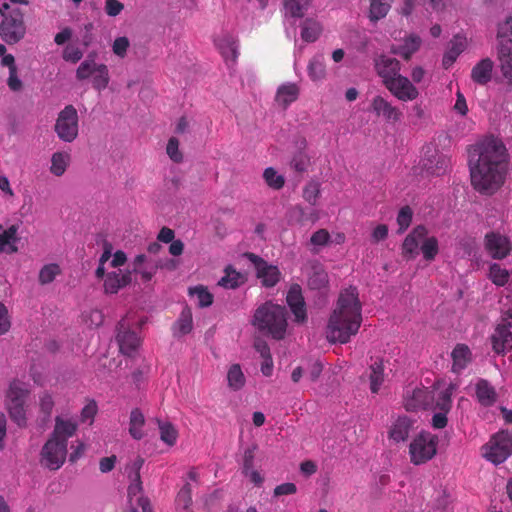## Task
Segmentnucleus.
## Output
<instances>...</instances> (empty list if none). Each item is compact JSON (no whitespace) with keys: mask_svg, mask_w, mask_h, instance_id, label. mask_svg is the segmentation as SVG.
Masks as SVG:
<instances>
[{"mask_svg":"<svg viewBox=\"0 0 512 512\" xmlns=\"http://www.w3.org/2000/svg\"><path fill=\"white\" fill-rule=\"evenodd\" d=\"M508 154L503 142L494 136L485 138L469 150V168L473 187L492 195L504 183Z\"/></svg>","mask_w":512,"mask_h":512,"instance_id":"obj_1","label":"nucleus"},{"mask_svg":"<svg viewBox=\"0 0 512 512\" xmlns=\"http://www.w3.org/2000/svg\"><path fill=\"white\" fill-rule=\"evenodd\" d=\"M361 303L357 289L349 287L340 294L337 307L330 315L327 325V340L330 343H347L351 335H355L361 325Z\"/></svg>","mask_w":512,"mask_h":512,"instance_id":"obj_2","label":"nucleus"},{"mask_svg":"<svg viewBox=\"0 0 512 512\" xmlns=\"http://www.w3.org/2000/svg\"><path fill=\"white\" fill-rule=\"evenodd\" d=\"M286 316L285 307L266 302L255 310L252 324L260 332L271 335L276 340H281L286 333Z\"/></svg>","mask_w":512,"mask_h":512,"instance_id":"obj_3","label":"nucleus"},{"mask_svg":"<svg viewBox=\"0 0 512 512\" xmlns=\"http://www.w3.org/2000/svg\"><path fill=\"white\" fill-rule=\"evenodd\" d=\"M497 59L502 76L512 85V17L498 25Z\"/></svg>","mask_w":512,"mask_h":512,"instance_id":"obj_4","label":"nucleus"},{"mask_svg":"<svg viewBox=\"0 0 512 512\" xmlns=\"http://www.w3.org/2000/svg\"><path fill=\"white\" fill-rule=\"evenodd\" d=\"M29 390L20 381H13L6 395V408L10 418L20 427L26 425L25 404Z\"/></svg>","mask_w":512,"mask_h":512,"instance_id":"obj_5","label":"nucleus"},{"mask_svg":"<svg viewBox=\"0 0 512 512\" xmlns=\"http://www.w3.org/2000/svg\"><path fill=\"white\" fill-rule=\"evenodd\" d=\"M438 437L430 432L421 431L410 443L411 462L421 465L431 460L437 453Z\"/></svg>","mask_w":512,"mask_h":512,"instance_id":"obj_6","label":"nucleus"},{"mask_svg":"<svg viewBox=\"0 0 512 512\" xmlns=\"http://www.w3.org/2000/svg\"><path fill=\"white\" fill-rule=\"evenodd\" d=\"M25 34L24 14L20 8H14L0 23V37L8 45H14L20 42Z\"/></svg>","mask_w":512,"mask_h":512,"instance_id":"obj_7","label":"nucleus"},{"mask_svg":"<svg viewBox=\"0 0 512 512\" xmlns=\"http://www.w3.org/2000/svg\"><path fill=\"white\" fill-rule=\"evenodd\" d=\"M54 130L60 140L71 143L78 136V113L73 105H67L56 119Z\"/></svg>","mask_w":512,"mask_h":512,"instance_id":"obj_8","label":"nucleus"},{"mask_svg":"<svg viewBox=\"0 0 512 512\" xmlns=\"http://www.w3.org/2000/svg\"><path fill=\"white\" fill-rule=\"evenodd\" d=\"M66 456L67 440L50 435L41 450L42 464L50 470H57L64 464Z\"/></svg>","mask_w":512,"mask_h":512,"instance_id":"obj_9","label":"nucleus"},{"mask_svg":"<svg viewBox=\"0 0 512 512\" xmlns=\"http://www.w3.org/2000/svg\"><path fill=\"white\" fill-rule=\"evenodd\" d=\"M484 457L493 464L503 463L512 452V436L507 431L494 435L483 447Z\"/></svg>","mask_w":512,"mask_h":512,"instance_id":"obj_10","label":"nucleus"},{"mask_svg":"<svg viewBox=\"0 0 512 512\" xmlns=\"http://www.w3.org/2000/svg\"><path fill=\"white\" fill-rule=\"evenodd\" d=\"M449 165V159L437 151H428L421 160L419 166L414 167L415 174L422 176H440L446 172Z\"/></svg>","mask_w":512,"mask_h":512,"instance_id":"obj_11","label":"nucleus"},{"mask_svg":"<svg viewBox=\"0 0 512 512\" xmlns=\"http://www.w3.org/2000/svg\"><path fill=\"white\" fill-rule=\"evenodd\" d=\"M255 266L256 274L265 287H274L280 280V271L277 266L268 264L263 258L251 252L243 254Z\"/></svg>","mask_w":512,"mask_h":512,"instance_id":"obj_12","label":"nucleus"},{"mask_svg":"<svg viewBox=\"0 0 512 512\" xmlns=\"http://www.w3.org/2000/svg\"><path fill=\"white\" fill-rule=\"evenodd\" d=\"M117 336L120 352L123 355L131 357L140 345V338L137 333L130 330L125 318H122L117 324Z\"/></svg>","mask_w":512,"mask_h":512,"instance_id":"obj_13","label":"nucleus"},{"mask_svg":"<svg viewBox=\"0 0 512 512\" xmlns=\"http://www.w3.org/2000/svg\"><path fill=\"white\" fill-rule=\"evenodd\" d=\"M384 85L395 97L402 101L414 100L419 94L411 81L402 75L384 81Z\"/></svg>","mask_w":512,"mask_h":512,"instance_id":"obj_14","label":"nucleus"},{"mask_svg":"<svg viewBox=\"0 0 512 512\" xmlns=\"http://www.w3.org/2000/svg\"><path fill=\"white\" fill-rule=\"evenodd\" d=\"M485 248L492 258L503 259L509 254L511 243L506 236L489 232L485 235Z\"/></svg>","mask_w":512,"mask_h":512,"instance_id":"obj_15","label":"nucleus"},{"mask_svg":"<svg viewBox=\"0 0 512 512\" xmlns=\"http://www.w3.org/2000/svg\"><path fill=\"white\" fill-rule=\"evenodd\" d=\"M427 233L425 226L418 225L406 236L402 244V256L406 260H412L419 254V243Z\"/></svg>","mask_w":512,"mask_h":512,"instance_id":"obj_16","label":"nucleus"},{"mask_svg":"<svg viewBox=\"0 0 512 512\" xmlns=\"http://www.w3.org/2000/svg\"><path fill=\"white\" fill-rule=\"evenodd\" d=\"M287 304L295 316V321L303 323L307 319L306 304L302 295V289L298 284H292L287 293Z\"/></svg>","mask_w":512,"mask_h":512,"instance_id":"obj_17","label":"nucleus"},{"mask_svg":"<svg viewBox=\"0 0 512 512\" xmlns=\"http://www.w3.org/2000/svg\"><path fill=\"white\" fill-rule=\"evenodd\" d=\"M295 152L290 160V167L297 173H304L310 166V157L306 153L307 140L303 136H297L294 140Z\"/></svg>","mask_w":512,"mask_h":512,"instance_id":"obj_18","label":"nucleus"},{"mask_svg":"<svg viewBox=\"0 0 512 512\" xmlns=\"http://www.w3.org/2000/svg\"><path fill=\"white\" fill-rule=\"evenodd\" d=\"M375 68L378 75L384 82L400 75L399 71L401 69V64L396 58H389L385 55H381L375 60Z\"/></svg>","mask_w":512,"mask_h":512,"instance_id":"obj_19","label":"nucleus"},{"mask_svg":"<svg viewBox=\"0 0 512 512\" xmlns=\"http://www.w3.org/2000/svg\"><path fill=\"white\" fill-rule=\"evenodd\" d=\"M131 275L132 271L130 270L126 271L125 273H122L121 270L108 273L104 281L105 293H117L121 288L131 283Z\"/></svg>","mask_w":512,"mask_h":512,"instance_id":"obj_20","label":"nucleus"},{"mask_svg":"<svg viewBox=\"0 0 512 512\" xmlns=\"http://www.w3.org/2000/svg\"><path fill=\"white\" fill-rule=\"evenodd\" d=\"M372 110L377 116H383L388 122H397L400 120L402 113L398 108L392 106L387 100L381 96H376L372 101Z\"/></svg>","mask_w":512,"mask_h":512,"instance_id":"obj_21","label":"nucleus"},{"mask_svg":"<svg viewBox=\"0 0 512 512\" xmlns=\"http://www.w3.org/2000/svg\"><path fill=\"white\" fill-rule=\"evenodd\" d=\"M434 400L432 391L416 388L413 390L412 396L406 400L405 408L408 411H416L418 409L428 408Z\"/></svg>","mask_w":512,"mask_h":512,"instance_id":"obj_22","label":"nucleus"},{"mask_svg":"<svg viewBox=\"0 0 512 512\" xmlns=\"http://www.w3.org/2000/svg\"><path fill=\"white\" fill-rule=\"evenodd\" d=\"M215 42L221 55L226 61L231 60L233 63L236 62L238 57V46L237 39L233 35L224 33L219 36Z\"/></svg>","mask_w":512,"mask_h":512,"instance_id":"obj_23","label":"nucleus"},{"mask_svg":"<svg viewBox=\"0 0 512 512\" xmlns=\"http://www.w3.org/2000/svg\"><path fill=\"white\" fill-rule=\"evenodd\" d=\"M19 225H11L8 229L0 233V252L14 254L18 252L16 243L20 241L18 236Z\"/></svg>","mask_w":512,"mask_h":512,"instance_id":"obj_24","label":"nucleus"},{"mask_svg":"<svg viewBox=\"0 0 512 512\" xmlns=\"http://www.w3.org/2000/svg\"><path fill=\"white\" fill-rule=\"evenodd\" d=\"M494 62L490 58L479 61L471 71V79L480 85L487 84L492 79Z\"/></svg>","mask_w":512,"mask_h":512,"instance_id":"obj_25","label":"nucleus"},{"mask_svg":"<svg viewBox=\"0 0 512 512\" xmlns=\"http://www.w3.org/2000/svg\"><path fill=\"white\" fill-rule=\"evenodd\" d=\"M422 40L418 35L411 34L405 38L404 43L399 46L393 45L391 47V53L399 55L405 60H409L411 56L417 52L421 46Z\"/></svg>","mask_w":512,"mask_h":512,"instance_id":"obj_26","label":"nucleus"},{"mask_svg":"<svg viewBox=\"0 0 512 512\" xmlns=\"http://www.w3.org/2000/svg\"><path fill=\"white\" fill-rule=\"evenodd\" d=\"M328 274L319 262H314L311 265V271L308 277V286L311 290L321 291L328 286Z\"/></svg>","mask_w":512,"mask_h":512,"instance_id":"obj_27","label":"nucleus"},{"mask_svg":"<svg viewBox=\"0 0 512 512\" xmlns=\"http://www.w3.org/2000/svg\"><path fill=\"white\" fill-rule=\"evenodd\" d=\"M413 421L407 416H400L389 430V437L396 442L407 440Z\"/></svg>","mask_w":512,"mask_h":512,"instance_id":"obj_28","label":"nucleus"},{"mask_svg":"<svg viewBox=\"0 0 512 512\" xmlns=\"http://www.w3.org/2000/svg\"><path fill=\"white\" fill-rule=\"evenodd\" d=\"M298 95V86L295 83H286L278 87L276 101L286 109L290 103L297 99Z\"/></svg>","mask_w":512,"mask_h":512,"instance_id":"obj_29","label":"nucleus"},{"mask_svg":"<svg viewBox=\"0 0 512 512\" xmlns=\"http://www.w3.org/2000/svg\"><path fill=\"white\" fill-rule=\"evenodd\" d=\"M478 401L484 406H491L496 402L497 394L493 386L487 380L481 379L476 384Z\"/></svg>","mask_w":512,"mask_h":512,"instance_id":"obj_30","label":"nucleus"},{"mask_svg":"<svg viewBox=\"0 0 512 512\" xmlns=\"http://www.w3.org/2000/svg\"><path fill=\"white\" fill-rule=\"evenodd\" d=\"M224 272L225 276L218 281V285L223 288L236 289L245 282V277L237 272L232 265H228Z\"/></svg>","mask_w":512,"mask_h":512,"instance_id":"obj_31","label":"nucleus"},{"mask_svg":"<svg viewBox=\"0 0 512 512\" xmlns=\"http://www.w3.org/2000/svg\"><path fill=\"white\" fill-rule=\"evenodd\" d=\"M454 372H458L464 369L468 362L471 360V352L468 346L464 344H457L453 349L452 354Z\"/></svg>","mask_w":512,"mask_h":512,"instance_id":"obj_32","label":"nucleus"},{"mask_svg":"<svg viewBox=\"0 0 512 512\" xmlns=\"http://www.w3.org/2000/svg\"><path fill=\"white\" fill-rule=\"evenodd\" d=\"M450 44H451V47L444 54L443 59H442V65L446 69L448 67H450L456 61L457 57L460 55V53L465 48L464 42L459 35L455 36L451 40Z\"/></svg>","mask_w":512,"mask_h":512,"instance_id":"obj_33","label":"nucleus"},{"mask_svg":"<svg viewBox=\"0 0 512 512\" xmlns=\"http://www.w3.org/2000/svg\"><path fill=\"white\" fill-rule=\"evenodd\" d=\"M155 421L160 431V439L168 446H174L178 437L175 426L171 422L162 421L159 418H156Z\"/></svg>","mask_w":512,"mask_h":512,"instance_id":"obj_34","label":"nucleus"},{"mask_svg":"<svg viewBox=\"0 0 512 512\" xmlns=\"http://www.w3.org/2000/svg\"><path fill=\"white\" fill-rule=\"evenodd\" d=\"M322 32V26L312 18H307L302 23L301 38L305 42H315Z\"/></svg>","mask_w":512,"mask_h":512,"instance_id":"obj_35","label":"nucleus"},{"mask_svg":"<svg viewBox=\"0 0 512 512\" xmlns=\"http://www.w3.org/2000/svg\"><path fill=\"white\" fill-rule=\"evenodd\" d=\"M312 0H285L286 15L302 18L311 6Z\"/></svg>","mask_w":512,"mask_h":512,"instance_id":"obj_36","label":"nucleus"},{"mask_svg":"<svg viewBox=\"0 0 512 512\" xmlns=\"http://www.w3.org/2000/svg\"><path fill=\"white\" fill-rule=\"evenodd\" d=\"M145 424V417L142 411L139 408H134L130 413L129 419V434L135 440H140L143 438V433L141 431V427Z\"/></svg>","mask_w":512,"mask_h":512,"instance_id":"obj_37","label":"nucleus"},{"mask_svg":"<svg viewBox=\"0 0 512 512\" xmlns=\"http://www.w3.org/2000/svg\"><path fill=\"white\" fill-rule=\"evenodd\" d=\"M77 430V425L69 420H63L60 416L55 419V427L52 432V436L66 440L71 437Z\"/></svg>","mask_w":512,"mask_h":512,"instance_id":"obj_38","label":"nucleus"},{"mask_svg":"<svg viewBox=\"0 0 512 512\" xmlns=\"http://www.w3.org/2000/svg\"><path fill=\"white\" fill-rule=\"evenodd\" d=\"M370 390L372 393H377L381 384L384 381V365L383 360L378 359L370 365Z\"/></svg>","mask_w":512,"mask_h":512,"instance_id":"obj_39","label":"nucleus"},{"mask_svg":"<svg viewBox=\"0 0 512 512\" xmlns=\"http://www.w3.org/2000/svg\"><path fill=\"white\" fill-rule=\"evenodd\" d=\"M227 380L229 388L234 391H238L244 387L246 378L239 364H233L230 366L227 373Z\"/></svg>","mask_w":512,"mask_h":512,"instance_id":"obj_40","label":"nucleus"},{"mask_svg":"<svg viewBox=\"0 0 512 512\" xmlns=\"http://www.w3.org/2000/svg\"><path fill=\"white\" fill-rule=\"evenodd\" d=\"M512 340V332L506 328H496L495 334L492 336L493 349L496 353H503L506 345Z\"/></svg>","mask_w":512,"mask_h":512,"instance_id":"obj_41","label":"nucleus"},{"mask_svg":"<svg viewBox=\"0 0 512 512\" xmlns=\"http://www.w3.org/2000/svg\"><path fill=\"white\" fill-rule=\"evenodd\" d=\"M392 0H371L369 18L372 22L384 18L391 8Z\"/></svg>","mask_w":512,"mask_h":512,"instance_id":"obj_42","label":"nucleus"},{"mask_svg":"<svg viewBox=\"0 0 512 512\" xmlns=\"http://www.w3.org/2000/svg\"><path fill=\"white\" fill-rule=\"evenodd\" d=\"M93 75L92 84L94 89L102 91L108 86L110 76L108 67L105 64H99Z\"/></svg>","mask_w":512,"mask_h":512,"instance_id":"obj_43","label":"nucleus"},{"mask_svg":"<svg viewBox=\"0 0 512 512\" xmlns=\"http://www.w3.org/2000/svg\"><path fill=\"white\" fill-rule=\"evenodd\" d=\"M323 58V55H315L309 62L308 73L314 81L323 79L326 75Z\"/></svg>","mask_w":512,"mask_h":512,"instance_id":"obj_44","label":"nucleus"},{"mask_svg":"<svg viewBox=\"0 0 512 512\" xmlns=\"http://www.w3.org/2000/svg\"><path fill=\"white\" fill-rule=\"evenodd\" d=\"M69 155L56 152L52 155L50 171L55 176H61L64 174L68 165Z\"/></svg>","mask_w":512,"mask_h":512,"instance_id":"obj_45","label":"nucleus"},{"mask_svg":"<svg viewBox=\"0 0 512 512\" xmlns=\"http://www.w3.org/2000/svg\"><path fill=\"white\" fill-rule=\"evenodd\" d=\"M263 177L267 185L275 190H279L284 186V177L277 173L273 167L264 170Z\"/></svg>","mask_w":512,"mask_h":512,"instance_id":"obj_46","label":"nucleus"},{"mask_svg":"<svg viewBox=\"0 0 512 512\" xmlns=\"http://www.w3.org/2000/svg\"><path fill=\"white\" fill-rule=\"evenodd\" d=\"M320 183L315 180H311L306 184L303 189V198L312 206L317 204V200L320 196Z\"/></svg>","mask_w":512,"mask_h":512,"instance_id":"obj_47","label":"nucleus"},{"mask_svg":"<svg viewBox=\"0 0 512 512\" xmlns=\"http://www.w3.org/2000/svg\"><path fill=\"white\" fill-rule=\"evenodd\" d=\"M189 293L197 295L199 306L202 308L209 307L213 303V295L202 285L189 288Z\"/></svg>","mask_w":512,"mask_h":512,"instance_id":"obj_48","label":"nucleus"},{"mask_svg":"<svg viewBox=\"0 0 512 512\" xmlns=\"http://www.w3.org/2000/svg\"><path fill=\"white\" fill-rule=\"evenodd\" d=\"M176 327L178 329L179 335H185L191 332L192 330V313L191 310L186 307L181 312V315L176 322Z\"/></svg>","mask_w":512,"mask_h":512,"instance_id":"obj_49","label":"nucleus"},{"mask_svg":"<svg viewBox=\"0 0 512 512\" xmlns=\"http://www.w3.org/2000/svg\"><path fill=\"white\" fill-rule=\"evenodd\" d=\"M60 273L58 264H48L41 268L39 272V282L46 285L54 281L55 277Z\"/></svg>","mask_w":512,"mask_h":512,"instance_id":"obj_50","label":"nucleus"},{"mask_svg":"<svg viewBox=\"0 0 512 512\" xmlns=\"http://www.w3.org/2000/svg\"><path fill=\"white\" fill-rule=\"evenodd\" d=\"M421 251L426 260H433L438 253V241L435 237L424 238Z\"/></svg>","mask_w":512,"mask_h":512,"instance_id":"obj_51","label":"nucleus"},{"mask_svg":"<svg viewBox=\"0 0 512 512\" xmlns=\"http://www.w3.org/2000/svg\"><path fill=\"white\" fill-rule=\"evenodd\" d=\"M413 212L409 206H404L400 209L397 216V223L399 228L397 230L398 234L404 233V231L409 227L412 221Z\"/></svg>","mask_w":512,"mask_h":512,"instance_id":"obj_52","label":"nucleus"},{"mask_svg":"<svg viewBox=\"0 0 512 512\" xmlns=\"http://www.w3.org/2000/svg\"><path fill=\"white\" fill-rule=\"evenodd\" d=\"M509 273L502 269L499 264L494 263L490 266V278L498 286H503L508 281Z\"/></svg>","mask_w":512,"mask_h":512,"instance_id":"obj_53","label":"nucleus"},{"mask_svg":"<svg viewBox=\"0 0 512 512\" xmlns=\"http://www.w3.org/2000/svg\"><path fill=\"white\" fill-rule=\"evenodd\" d=\"M454 385L450 384L444 391L440 392L436 401V408L440 411L448 412L451 408V395L454 390Z\"/></svg>","mask_w":512,"mask_h":512,"instance_id":"obj_54","label":"nucleus"},{"mask_svg":"<svg viewBox=\"0 0 512 512\" xmlns=\"http://www.w3.org/2000/svg\"><path fill=\"white\" fill-rule=\"evenodd\" d=\"M98 65L92 60H84L76 70V78L78 80L88 79L94 74Z\"/></svg>","mask_w":512,"mask_h":512,"instance_id":"obj_55","label":"nucleus"},{"mask_svg":"<svg viewBox=\"0 0 512 512\" xmlns=\"http://www.w3.org/2000/svg\"><path fill=\"white\" fill-rule=\"evenodd\" d=\"M166 152L169 158L175 163H181L183 161V154L179 150V140L175 137H171L167 143Z\"/></svg>","mask_w":512,"mask_h":512,"instance_id":"obj_56","label":"nucleus"},{"mask_svg":"<svg viewBox=\"0 0 512 512\" xmlns=\"http://www.w3.org/2000/svg\"><path fill=\"white\" fill-rule=\"evenodd\" d=\"M257 444H252L251 447L247 448L243 454V465H242V473L245 476H248L250 470H252L254 466L255 459V451L257 450Z\"/></svg>","mask_w":512,"mask_h":512,"instance_id":"obj_57","label":"nucleus"},{"mask_svg":"<svg viewBox=\"0 0 512 512\" xmlns=\"http://www.w3.org/2000/svg\"><path fill=\"white\" fill-rule=\"evenodd\" d=\"M130 46V41L126 36L117 37L112 45V51L120 58H124Z\"/></svg>","mask_w":512,"mask_h":512,"instance_id":"obj_58","label":"nucleus"},{"mask_svg":"<svg viewBox=\"0 0 512 512\" xmlns=\"http://www.w3.org/2000/svg\"><path fill=\"white\" fill-rule=\"evenodd\" d=\"M144 464V459L141 456H137L132 464L127 465L128 478L131 481L141 480L140 470Z\"/></svg>","mask_w":512,"mask_h":512,"instance_id":"obj_59","label":"nucleus"},{"mask_svg":"<svg viewBox=\"0 0 512 512\" xmlns=\"http://www.w3.org/2000/svg\"><path fill=\"white\" fill-rule=\"evenodd\" d=\"M98 407L95 400H90L87 405H85L81 411V421L87 422L91 425L93 423L94 417L97 413Z\"/></svg>","mask_w":512,"mask_h":512,"instance_id":"obj_60","label":"nucleus"},{"mask_svg":"<svg viewBox=\"0 0 512 512\" xmlns=\"http://www.w3.org/2000/svg\"><path fill=\"white\" fill-rule=\"evenodd\" d=\"M177 500L179 503L183 504V509H189L192 504L191 497V486L189 483H186L178 493Z\"/></svg>","mask_w":512,"mask_h":512,"instance_id":"obj_61","label":"nucleus"},{"mask_svg":"<svg viewBox=\"0 0 512 512\" xmlns=\"http://www.w3.org/2000/svg\"><path fill=\"white\" fill-rule=\"evenodd\" d=\"M289 222L303 223L306 221V211L300 205L292 207L288 211Z\"/></svg>","mask_w":512,"mask_h":512,"instance_id":"obj_62","label":"nucleus"},{"mask_svg":"<svg viewBox=\"0 0 512 512\" xmlns=\"http://www.w3.org/2000/svg\"><path fill=\"white\" fill-rule=\"evenodd\" d=\"M83 57V52L76 47L67 46L63 51V59L72 63H77Z\"/></svg>","mask_w":512,"mask_h":512,"instance_id":"obj_63","label":"nucleus"},{"mask_svg":"<svg viewBox=\"0 0 512 512\" xmlns=\"http://www.w3.org/2000/svg\"><path fill=\"white\" fill-rule=\"evenodd\" d=\"M124 5L118 0H106L105 12L111 17H115L121 13Z\"/></svg>","mask_w":512,"mask_h":512,"instance_id":"obj_64","label":"nucleus"}]
</instances>
